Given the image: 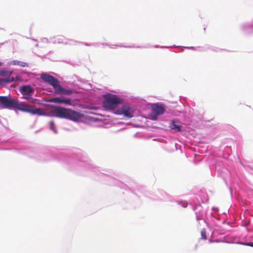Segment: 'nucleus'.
<instances>
[{"label":"nucleus","mask_w":253,"mask_h":253,"mask_svg":"<svg viewBox=\"0 0 253 253\" xmlns=\"http://www.w3.org/2000/svg\"><path fill=\"white\" fill-rule=\"evenodd\" d=\"M170 128L175 131L176 132H179L181 131V126L179 125L178 121L176 120L172 121L169 125Z\"/></svg>","instance_id":"6e6552de"},{"label":"nucleus","mask_w":253,"mask_h":253,"mask_svg":"<svg viewBox=\"0 0 253 253\" xmlns=\"http://www.w3.org/2000/svg\"><path fill=\"white\" fill-rule=\"evenodd\" d=\"M153 113L156 115H160L164 113L165 108L163 105H156L153 107Z\"/></svg>","instance_id":"0eeeda50"},{"label":"nucleus","mask_w":253,"mask_h":253,"mask_svg":"<svg viewBox=\"0 0 253 253\" xmlns=\"http://www.w3.org/2000/svg\"><path fill=\"white\" fill-rule=\"evenodd\" d=\"M202 238L204 240L207 239L206 232L205 229H203L201 231Z\"/></svg>","instance_id":"4468645a"},{"label":"nucleus","mask_w":253,"mask_h":253,"mask_svg":"<svg viewBox=\"0 0 253 253\" xmlns=\"http://www.w3.org/2000/svg\"><path fill=\"white\" fill-rule=\"evenodd\" d=\"M104 98L103 106L107 110L115 109L118 104H121L123 102L122 99L113 94L106 95Z\"/></svg>","instance_id":"20e7f679"},{"label":"nucleus","mask_w":253,"mask_h":253,"mask_svg":"<svg viewBox=\"0 0 253 253\" xmlns=\"http://www.w3.org/2000/svg\"><path fill=\"white\" fill-rule=\"evenodd\" d=\"M14 81L13 77H8L6 79H0V85H4L7 83H10Z\"/></svg>","instance_id":"1a4fd4ad"},{"label":"nucleus","mask_w":253,"mask_h":253,"mask_svg":"<svg viewBox=\"0 0 253 253\" xmlns=\"http://www.w3.org/2000/svg\"><path fill=\"white\" fill-rule=\"evenodd\" d=\"M245 245L253 247V242L248 243L245 244Z\"/></svg>","instance_id":"2eb2a0df"},{"label":"nucleus","mask_w":253,"mask_h":253,"mask_svg":"<svg viewBox=\"0 0 253 253\" xmlns=\"http://www.w3.org/2000/svg\"><path fill=\"white\" fill-rule=\"evenodd\" d=\"M11 64L14 65H18L22 67H26L28 66V65L27 63L17 60L12 61Z\"/></svg>","instance_id":"9b49d317"},{"label":"nucleus","mask_w":253,"mask_h":253,"mask_svg":"<svg viewBox=\"0 0 253 253\" xmlns=\"http://www.w3.org/2000/svg\"><path fill=\"white\" fill-rule=\"evenodd\" d=\"M20 92L22 94V98L27 100L30 103H36L37 99L32 97V93L34 92V89L29 85H24L20 87Z\"/></svg>","instance_id":"39448f33"},{"label":"nucleus","mask_w":253,"mask_h":253,"mask_svg":"<svg viewBox=\"0 0 253 253\" xmlns=\"http://www.w3.org/2000/svg\"><path fill=\"white\" fill-rule=\"evenodd\" d=\"M131 108L129 105L127 104L123 105L120 108L118 109L116 112L118 115H123L124 116L127 118H131L133 117L131 113Z\"/></svg>","instance_id":"423d86ee"},{"label":"nucleus","mask_w":253,"mask_h":253,"mask_svg":"<svg viewBox=\"0 0 253 253\" xmlns=\"http://www.w3.org/2000/svg\"><path fill=\"white\" fill-rule=\"evenodd\" d=\"M52 116L65 118L75 122L79 121L83 117V115L70 109L65 108L60 106H52Z\"/></svg>","instance_id":"f03ea898"},{"label":"nucleus","mask_w":253,"mask_h":253,"mask_svg":"<svg viewBox=\"0 0 253 253\" xmlns=\"http://www.w3.org/2000/svg\"><path fill=\"white\" fill-rule=\"evenodd\" d=\"M41 78L46 83H48L54 89V93L58 95H70L73 93L72 89H67L63 87L59 83V81L53 76L46 74H42Z\"/></svg>","instance_id":"7ed1b4c3"},{"label":"nucleus","mask_w":253,"mask_h":253,"mask_svg":"<svg viewBox=\"0 0 253 253\" xmlns=\"http://www.w3.org/2000/svg\"><path fill=\"white\" fill-rule=\"evenodd\" d=\"M50 129L52 130L55 133L57 132V129L53 121L49 122Z\"/></svg>","instance_id":"ddd939ff"},{"label":"nucleus","mask_w":253,"mask_h":253,"mask_svg":"<svg viewBox=\"0 0 253 253\" xmlns=\"http://www.w3.org/2000/svg\"><path fill=\"white\" fill-rule=\"evenodd\" d=\"M0 103L2 105L3 108H14L32 115L47 116V113L42 109L20 102L18 99L12 98L10 96H0Z\"/></svg>","instance_id":"f257e3e1"},{"label":"nucleus","mask_w":253,"mask_h":253,"mask_svg":"<svg viewBox=\"0 0 253 253\" xmlns=\"http://www.w3.org/2000/svg\"><path fill=\"white\" fill-rule=\"evenodd\" d=\"M1 63L0 62V66H1Z\"/></svg>","instance_id":"dca6fc26"},{"label":"nucleus","mask_w":253,"mask_h":253,"mask_svg":"<svg viewBox=\"0 0 253 253\" xmlns=\"http://www.w3.org/2000/svg\"><path fill=\"white\" fill-rule=\"evenodd\" d=\"M61 97H52L49 98L47 100V102H53L58 104H61Z\"/></svg>","instance_id":"f8f14e48"},{"label":"nucleus","mask_w":253,"mask_h":253,"mask_svg":"<svg viewBox=\"0 0 253 253\" xmlns=\"http://www.w3.org/2000/svg\"><path fill=\"white\" fill-rule=\"evenodd\" d=\"M61 104L68 105H73V101L69 98L61 97Z\"/></svg>","instance_id":"9d476101"}]
</instances>
